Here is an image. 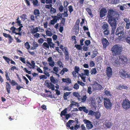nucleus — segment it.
Listing matches in <instances>:
<instances>
[{"label":"nucleus","instance_id":"obj_64","mask_svg":"<svg viewBox=\"0 0 130 130\" xmlns=\"http://www.w3.org/2000/svg\"><path fill=\"white\" fill-rule=\"evenodd\" d=\"M38 42L39 44H42L44 42V40L42 38H41L38 40Z\"/></svg>","mask_w":130,"mask_h":130},{"label":"nucleus","instance_id":"obj_63","mask_svg":"<svg viewBox=\"0 0 130 130\" xmlns=\"http://www.w3.org/2000/svg\"><path fill=\"white\" fill-rule=\"evenodd\" d=\"M52 17L53 18V20H52L54 21L56 23H57V20L56 18H57L56 17V16H52Z\"/></svg>","mask_w":130,"mask_h":130},{"label":"nucleus","instance_id":"obj_41","mask_svg":"<svg viewBox=\"0 0 130 130\" xmlns=\"http://www.w3.org/2000/svg\"><path fill=\"white\" fill-rule=\"evenodd\" d=\"M3 58L8 63H9V61L11 60L9 58L5 56H3Z\"/></svg>","mask_w":130,"mask_h":130},{"label":"nucleus","instance_id":"obj_33","mask_svg":"<svg viewBox=\"0 0 130 130\" xmlns=\"http://www.w3.org/2000/svg\"><path fill=\"white\" fill-rule=\"evenodd\" d=\"M58 9L60 12H63L64 7L62 5H61L59 6Z\"/></svg>","mask_w":130,"mask_h":130},{"label":"nucleus","instance_id":"obj_9","mask_svg":"<svg viewBox=\"0 0 130 130\" xmlns=\"http://www.w3.org/2000/svg\"><path fill=\"white\" fill-rule=\"evenodd\" d=\"M107 13V10L105 8L101 9L100 11V17L102 18L105 16Z\"/></svg>","mask_w":130,"mask_h":130},{"label":"nucleus","instance_id":"obj_19","mask_svg":"<svg viewBox=\"0 0 130 130\" xmlns=\"http://www.w3.org/2000/svg\"><path fill=\"white\" fill-rule=\"evenodd\" d=\"M79 76L81 77L82 79L84 82H86V75L84 74L83 73H81L80 74H79Z\"/></svg>","mask_w":130,"mask_h":130},{"label":"nucleus","instance_id":"obj_10","mask_svg":"<svg viewBox=\"0 0 130 130\" xmlns=\"http://www.w3.org/2000/svg\"><path fill=\"white\" fill-rule=\"evenodd\" d=\"M101 41L103 45L104 48L105 49L108 46L109 42L106 38H104L102 39Z\"/></svg>","mask_w":130,"mask_h":130},{"label":"nucleus","instance_id":"obj_35","mask_svg":"<svg viewBox=\"0 0 130 130\" xmlns=\"http://www.w3.org/2000/svg\"><path fill=\"white\" fill-rule=\"evenodd\" d=\"M73 96L77 98L80 97L81 96L79 94L76 92H73Z\"/></svg>","mask_w":130,"mask_h":130},{"label":"nucleus","instance_id":"obj_29","mask_svg":"<svg viewBox=\"0 0 130 130\" xmlns=\"http://www.w3.org/2000/svg\"><path fill=\"white\" fill-rule=\"evenodd\" d=\"M102 28L104 30L109 29L107 24L106 23L104 24L102 26Z\"/></svg>","mask_w":130,"mask_h":130},{"label":"nucleus","instance_id":"obj_61","mask_svg":"<svg viewBox=\"0 0 130 130\" xmlns=\"http://www.w3.org/2000/svg\"><path fill=\"white\" fill-rule=\"evenodd\" d=\"M39 77L40 79H46L47 78V77L45 75H40L39 76Z\"/></svg>","mask_w":130,"mask_h":130},{"label":"nucleus","instance_id":"obj_16","mask_svg":"<svg viewBox=\"0 0 130 130\" xmlns=\"http://www.w3.org/2000/svg\"><path fill=\"white\" fill-rule=\"evenodd\" d=\"M78 109L80 111H82L83 110L84 112L87 113L88 112V110L86 109V107L85 106L80 107H79Z\"/></svg>","mask_w":130,"mask_h":130},{"label":"nucleus","instance_id":"obj_17","mask_svg":"<svg viewBox=\"0 0 130 130\" xmlns=\"http://www.w3.org/2000/svg\"><path fill=\"white\" fill-rule=\"evenodd\" d=\"M95 89L96 90H100L101 89H103L104 88L100 85L99 84L97 83H95Z\"/></svg>","mask_w":130,"mask_h":130},{"label":"nucleus","instance_id":"obj_28","mask_svg":"<svg viewBox=\"0 0 130 130\" xmlns=\"http://www.w3.org/2000/svg\"><path fill=\"white\" fill-rule=\"evenodd\" d=\"M97 73L95 68H93L90 71L91 74L92 75H95Z\"/></svg>","mask_w":130,"mask_h":130},{"label":"nucleus","instance_id":"obj_57","mask_svg":"<svg viewBox=\"0 0 130 130\" xmlns=\"http://www.w3.org/2000/svg\"><path fill=\"white\" fill-rule=\"evenodd\" d=\"M68 71V69L67 68H63L62 70V71L63 72L62 74H64L65 72H67Z\"/></svg>","mask_w":130,"mask_h":130},{"label":"nucleus","instance_id":"obj_5","mask_svg":"<svg viewBox=\"0 0 130 130\" xmlns=\"http://www.w3.org/2000/svg\"><path fill=\"white\" fill-rule=\"evenodd\" d=\"M104 105L105 107L107 109H110L112 106V103L109 99L106 98L104 99Z\"/></svg>","mask_w":130,"mask_h":130},{"label":"nucleus","instance_id":"obj_12","mask_svg":"<svg viewBox=\"0 0 130 130\" xmlns=\"http://www.w3.org/2000/svg\"><path fill=\"white\" fill-rule=\"evenodd\" d=\"M119 74L120 76L121 77L123 78L128 77L129 76V75L126 73V72L123 70L120 71L119 72Z\"/></svg>","mask_w":130,"mask_h":130},{"label":"nucleus","instance_id":"obj_25","mask_svg":"<svg viewBox=\"0 0 130 130\" xmlns=\"http://www.w3.org/2000/svg\"><path fill=\"white\" fill-rule=\"evenodd\" d=\"M50 45L46 42H44L42 44V46L44 49H49Z\"/></svg>","mask_w":130,"mask_h":130},{"label":"nucleus","instance_id":"obj_3","mask_svg":"<svg viewBox=\"0 0 130 130\" xmlns=\"http://www.w3.org/2000/svg\"><path fill=\"white\" fill-rule=\"evenodd\" d=\"M116 28L115 29L114 32L112 33L111 30V35H114L115 34L117 36H118L119 38L122 39L124 37V29L121 27H119L117 28L116 30Z\"/></svg>","mask_w":130,"mask_h":130},{"label":"nucleus","instance_id":"obj_1","mask_svg":"<svg viewBox=\"0 0 130 130\" xmlns=\"http://www.w3.org/2000/svg\"><path fill=\"white\" fill-rule=\"evenodd\" d=\"M119 15L116 13L112 9H109L108 11L107 17L108 18V22L111 28L112 33H113L116 28L117 24V20L119 19Z\"/></svg>","mask_w":130,"mask_h":130},{"label":"nucleus","instance_id":"obj_22","mask_svg":"<svg viewBox=\"0 0 130 130\" xmlns=\"http://www.w3.org/2000/svg\"><path fill=\"white\" fill-rule=\"evenodd\" d=\"M50 80L51 83H52L54 84L57 83L58 81L57 79H55L53 76L50 77Z\"/></svg>","mask_w":130,"mask_h":130},{"label":"nucleus","instance_id":"obj_47","mask_svg":"<svg viewBox=\"0 0 130 130\" xmlns=\"http://www.w3.org/2000/svg\"><path fill=\"white\" fill-rule=\"evenodd\" d=\"M85 43L87 46H88L90 43V41L89 40H87L84 42Z\"/></svg>","mask_w":130,"mask_h":130},{"label":"nucleus","instance_id":"obj_42","mask_svg":"<svg viewBox=\"0 0 130 130\" xmlns=\"http://www.w3.org/2000/svg\"><path fill=\"white\" fill-rule=\"evenodd\" d=\"M86 10L88 12V14L90 15H92V12L91 9L89 8H87L86 9Z\"/></svg>","mask_w":130,"mask_h":130},{"label":"nucleus","instance_id":"obj_8","mask_svg":"<svg viewBox=\"0 0 130 130\" xmlns=\"http://www.w3.org/2000/svg\"><path fill=\"white\" fill-rule=\"evenodd\" d=\"M75 122L76 124H78L79 123L78 119L77 118H75V121L72 120H70L66 123V126L67 127H70L71 123Z\"/></svg>","mask_w":130,"mask_h":130},{"label":"nucleus","instance_id":"obj_54","mask_svg":"<svg viewBox=\"0 0 130 130\" xmlns=\"http://www.w3.org/2000/svg\"><path fill=\"white\" fill-rule=\"evenodd\" d=\"M95 63L92 60H91L90 62L89 65L90 67H92L94 66Z\"/></svg>","mask_w":130,"mask_h":130},{"label":"nucleus","instance_id":"obj_51","mask_svg":"<svg viewBox=\"0 0 130 130\" xmlns=\"http://www.w3.org/2000/svg\"><path fill=\"white\" fill-rule=\"evenodd\" d=\"M5 76L6 78V79L7 80H9V81H11V79H10L9 76L8 75V74L7 72L6 71V72Z\"/></svg>","mask_w":130,"mask_h":130},{"label":"nucleus","instance_id":"obj_58","mask_svg":"<svg viewBox=\"0 0 130 130\" xmlns=\"http://www.w3.org/2000/svg\"><path fill=\"white\" fill-rule=\"evenodd\" d=\"M104 93L107 96H110L111 95L110 92L107 90H105Z\"/></svg>","mask_w":130,"mask_h":130},{"label":"nucleus","instance_id":"obj_48","mask_svg":"<svg viewBox=\"0 0 130 130\" xmlns=\"http://www.w3.org/2000/svg\"><path fill=\"white\" fill-rule=\"evenodd\" d=\"M68 8L69 9V10L70 13H71L73 11V7L71 5H70L69 6Z\"/></svg>","mask_w":130,"mask_h":130},{"label":"nucleus","instance_id":"obj_27","mask_svg":"<svg viewBox=\"0 0 130 130\" xmlns=\"http://www.w3.org/2000/svg\"><path fill=\"white\" fill-rule=\"evenodd\" d=\"M67 109L66 108L64 110L61 112L60 114V115L61 117H62V116L65 115L66 114L67 112Z\"/></svg>","mask_w":130,"mask_h":130},{"label":"nucleus","instance_id":"obj_24","mask_svg":"<svg viewBox=\"0 0 130 130\" xmlns=\"http://www.w3.org/2000/svg\"><path fill=\"white\" fill-rule=\"evenodd\" d=\"M71 93L70 92H66L64 93L63 96V98L65 100H67V96H68Z\"/></svg>","mask_w":130,"mask_h":130},{"label":"nucleus","instance_id":"obj_52","mask_svg":"<svg viewBox=\"0 0 130 130\" xmlns=\"http://www.w3.org/2000/svg\"><path fill=\"white\" fill-rule=\"evenodd\" d=\"M78 84L77 83H76L74 85L73 87L74 89H79V85H78Z\"/></svg>","mask_w":130,"mask_h":130},{"label":"nucleus","instance_id":"obj_13","mask_svg":"<svg viewBox=\"0 0 130 130\" xmlns=\"http://www.w3.org/2000/svg\"><path fill=\"white\" fill-rule=\"evenodd\" d=\"M47 86L50 89H51L52 90H55V88L54 85L51 83L47 82L46 83Z\"/></svg>","mask_w":130,"mask_h":130},{"label":"nucleus","instance_id":"obj_6","mask_svg":"<svg viewBox=\"0 0 130 130\" xmlns=\"http://www.w3.org/2000/svg\"><path fill=\"white\" fill-rule=\"evenodd\" d=\"M119 62L120 64H123L125 63H127L128 61L126 56L123 55H121L119 56Z\"/></svg>","mask_w":130,"mask_h":130},{"label":"nucleus","instance_id":"obj_44","mask_svg":"<svg viewBox=\"0 0 130 130\" xmlns=\"http://www.w3.org/2000/svg\"><path fill=\"white\" fill-rule=\"evenodd\" d=\"M79 21H77L76 22V30H78V31L79 30Z\"/></svg>","mask_w":130,"mask_h":130},{"label":"nucleus","instance_id":"obj_31","mask_svg":"<svg viewBox=\"0 0 130 130\" xmlns=\"http://www.w3.org/2000/svg\"><path fill=\"white\" fill-rule=\"evenodd\" d=\"M82 46L80 45L76 44L75 45V46L78 50H80L82 49Z\"/></svg>","mask_w":130,"mask_h":130},{"label":"nucleus","instance_id":"obj_26","mask_svg":"<svg viewBox=\"0 0 130 130\" xmlns=\"http://www.w3.org/2000/svg\"><path fill=\"white\" fill-rule=\"evenodd\" d=\"M34 14L35 15L40 16V12L39 10L37 9H36L34 10Z\"/></svg>","mask_w":130,"mask_h":130},{"label":"nucleus","instance_id":"obj_14","mask_svg":"<svg viewBox=\"0 0 130 130\" xmlns=\"http://www.w3.org/2000/svg\"><path fill=\"white\" fill-rule=\"evenodd\" d=\"M64 53L65 56V59L68 60L69 59V55L67 48L66 47H64Z\"/></svg>","mask_w":130,"mask_h":130},{"label":"nucleus","instance_id":"obj_62","mask_svg":"<svg viewBox=\"0 0 130 130\" xmlns=\"http://www.w3.org/2000/svg\"><path fill=\"white\" fill-rule=\"evenodd\" d=\"M126 42L130 44V37H128L126 38Z\"/></svg>","mask_w":130,"mask_h":130},{"label":"nucleus","instance_id":"obj_15","mask_svg":"<svg viewBox=\"0 0 130 130\" xmlns=\"http://www.w3.org/2000/svg\"><path fill=\"white\" fill-rule=\"evenodd\" d=\"M32 3L34 7H37L40 5L38 0H29Z\"/></svg>","mask_w":130,"mask_h":130},{"label":"nucleus","instance_id":"obj_30","mask_svg":"<svg viewBox=\"0 0 130 130\" xmlns=\"http://www.w3.org/2000/svg\"><path fill=\"white\" fill-rule=\"evenodd\" d=\"M38 31V27H37L35 28H34L33 30L31 31V32L32 34H35Z\"/></svg>","mask_w":130,"mask_h":130},{"label":"nucleus","instance_id":"obj_46","mask_svg":"<svg viewBox=\"0 0 130 130\" xmlns=\"http://www.w3.org/2000/svg\"><path fill=\"white\" fill-rule=\"evenodd\" d=\"M75 72L77 73H78L79 70V68L76 66H75L74 68Z\"/></svg>","mask_w":130,"mask_h":130},{"label":"nucleus","instance_id":"obj_53","mask_svg":"<svg viewBox=\"0 0 130 130\" xmlns=\"http://www.w3.org/2000/svg\"><path fill=\"white\" fill-rule=\"evenodd\" d=\"M91 89V87L90 86L88 87L87 92L89 94H91L92 93Z\"/></svg>","mask_w":130,"mask_h":130},{"label":"nucleus","instance_id":"obj_49","mask_svg":"<svg viewBox=\"0 0 130 130\" xmlns=\"http://www.w3.org/2000/svg\"><path fill=\"white\" fill-rule=\"evenodd\" d=\"M77 84L83 87L85 85V84L84 83L81 81L78 80L77 81Z\"/></svg>","mask_w":130,"mask_h":130},{"label":"nucleus","instance_id":"obj_60","mask_svg":"<svg viewBox=\"0 0 130 130\" xmlns=\"http://www.w3.org/2000/svg\"><path fill=\"white\" fill-rule=\"evenodd\" d=\"M10 30L12 31V32L13 33L16 30V28L15 27H14V26H12L10 28Z\"/></svg>","mask_w":130,"mask_h":130},{"label":"nucleus","instance_id":"obj_37","mask_svg":"<svg viewBox=\"0 0 130 130\" xmlns=\"http://www.w3.org/2000/svg\"><path fill=\"white\" fill-rule=\"evenodd\" d=\"M68 10H67L66 11H64V12L62 13V14L63 15V17H67L68 16L69 14L68 13Z\"/></svg>","mask_w":130,"mask_h":130},{"label":"nucleus","instance_id":"obj_18","mask_svg":"<svg viewBox=\"0 0 130 130\" xmlns=\"http://www.w3.org/2000/svg\"><path fill=\"white\" fill-rule=\"evenodd\" d=\"M7 84L6 85V88L8 93H10V91L11 89V86L10 84L7 82H6Z\"/></svg>","mask_w":130,"mask_h":130},{"label":"nucleus","instance_id":"obj_20","mask_svg":"<svg viewBox=\"0 0 130 130\" xmlns=\"http://www.w3.org/2000/svg\"><path fill=\"white\" fill-rule=\"evenodd\" d=\"M62 82L64 83H67L70 84L71 82V80L69 78H62Z\"/></svg>","mask_w":130,"mask_h":130},{"label":"nucleus","instance_id":"obj_55","mask_svg":"<svg viewBox=\"0 0 130 130\" xmlns=\"http://www.w3.org/2000/svg\"><path fill=\"white\" fill-rule=\"evenodd\" d=\"M32 44L35 47H37L39 45L35 41H34L33 42Z\"/></svg>","mask_w":130,"mask_h":130},{"label":"nucleus","instance_id":"obj_11","mask_svg":"<svg viewBox=\"0 0 130 130\" xmlns=\"http://www.w3.org/2000/svg\"><path fill=\"white\" fill-rule=\"evenodd\" d=\"M106 74L107 76L110 77L112 75V70L111 68L110 67H108L106 68Z\"/></svg>","mask_w":130,"mask_h":130},{"label":"nucleus","instance_id":"obj_39","mask_svg":"<svg viewBox=\"0 0 130 130\" xmlns=\"http://www.w3.org/2000/svg\"><path fill=\"white\" fill-rule=\"evenodd\" d=\"M46 35L48 36H51L53 35L52 33L50 31L48 30H47L46 31Z\"/></svg>","mask_w":130,"mask_h":130},{"label":"nucleus","instance_id":"obj_59","mask_svg":"<svg viewBox=\"0 0 130 130\" xmlns=\"http://www.w3.org/2000/svg\"><path fill=\"white\" fill-rule=\"evenodd\" d=\"M23 70H24L26 73H28L29 74H31V72L30 71H28L26 68H24Z\"/></svg>","mask_w":130,"mask_h":130},{"label":"nucleus","instance_id":"obj_32","mask_svg":"<svg viewBox=\"0 0 130 130\" xmlns=\"http://www.w3.org/2000/svg\"><path fill=\"white\" fill-rule=\"evenodd\" d=\"M25 47L27 50L29 49L30 48V46L28 42H26L24 44Z\"/></svg>","mask_w":130,"mask_h":130},{"label":"nucleus","instance_id":"obj_23","mask_svg":"<svg viewBox=\"0 0 130 130\" xmlns=\"http://www.w3.org/2000/svg\"><path fill=\"white\" fill-rule=\"evenodd\" d=\"M98 54L97 50H94L92 52V54L91 56L92 58H94L97 55V54Z\"/></svg>","mask_w":130,"mask_h":130},{"label":"nucleus","instance_id":"obj_56","mask_svg":"<svg viewBox=\"0 0 130 130\" xmlns=\"http://www.w3.org/2000/svg\"><path fill=\"white\" fill-rule=\"evenodd\" d=\"M52 5L51 4H50L49 5H46L45 6V7L46 8L48 9H51V7H52Z\"/></svg>","mask_w":130,"mask_h":130},{"label":"nucleus","instance_id":"obj_43","mask_svg":"<svg viewBox=\"0 0 130 130\" xmlns=\"http://www.w3.org/2000/svg\"><path fill=\"white\" fill-rule=\"evenodd\" d=\"M87 98V97L86 95L83 96V97L81 98L82 102L83 103L85 102Z\"/></svg>","mask_w":130,"mask_h":130},{"label":"nucleus","instance_id":"obj_45","mask_svg":"<svg viewBox=\"0 0 130 130\" xmlns=\"http://www.w3.org/2000/svg\"><path fill=\"white\" fill-rule=\"evenodd\" d=\"M109 29H105L104 32V33L105 35H108L109 34Z\"/></svg>","mask_w":130,"mask_h":130},{"label":"nucleus","instance_id":"obj_50","mask_svg":"<svg viewBox=\"0 0 130 130\" xmlns=\"http://www.w3.org/2000/svg\"><path fill=\"white\" fill-rule=\"evenodd\" d=\"M47 42L49 44H50L52 43V39L50 38H47Z\"/></svg>","mask_w":130,"mask_h":130},{"label":"nucleus","instance_id":"obj_40","mask_svg":"<svg viewBox=\"0 0 130 130\" xmlns=\"http://www.w3.org/2000/svg\"><path fill=\"white\" fill-rule=\"evenodd\" d=\"M27 16L25 14H22V15L20 16V18H21L22 19H23V20H25L26 19H27V18H26V17Z\"/></svg>","mask_w":130,"mask_h":130},{"label":"nucleus","instance_id":"obj_2","mask_svg":"<svg viewBox=\"0 0 130 130\" xmlns=\"http://www.w3.org/2000/svg\"><path fill=\"white\" fill-rule=\"evenodd\" d=\"M122 50L121 46L118 44L115 45L111 48L112 53L114 56L120 54Z\"/></svg>","mask_w":130,"mask_h":130},{"label":"nucleus","instance_id":"obj_36","mask_svg":"<svg viewBox=\"0 0 130 130\" xmlns=\"http://www.w3.org/2000/svg\"><path fill=\"white\" fill-rule=\"evenodd\" d=\"M9 82L11 83L12 86L18 85V84L15 82L13 80H11V81H9Z\"/></svg>","mask_w":130,"mask_h":130},{"label":"nucleus","instance_id":"obj_34","mask_svg":"<svg viewBox=\"0 0 130 130\" xmlns=\"http://www.w3.org/2000/svg\"><path fill=\"white\" fill-rule=\"evenodd\" d=\"M50 11L51 13L52 14H53L56 12V9L52 7L51 8L50 10Z\"/></svg>","mask_w":130,"mask_h":130},{"label":"nucleus","instance_id":"obj_7","mask_svg":"<svg viewBox=\"0 0 130 130\" xmlns=\"http://www.w3.org/2000/svg\"><path fill=\"white\" fill-rule=\"evenodd\" d=\"M83 121L84 123L86 124V126L88 129H90L93 127V126L92 124H91V122L89 120L85 119Z\"/></svg>","mask_w":130,"mask_h":130},{"label":"nucleus","instance_id":"obj_21","mask_svg":"<svg viewBox=\"0 0 130 130\" xmlns=\"http://www.w3.org/2000/svg\"><path fill=\"white\" fill-rule=\"evenodd\" d=\"M105 125L106 127L108 128H110L112 125L111 122L109 121H106Z\"/></svg>","mask_w":130,"mask_h":130},{"label":"nucleus","instance_id":"obj_38","mask_svg":"<svg viewBox=\"0 0 130 130\" xmlns=\"http://www.w3.org/2000/svg\"><path fill=\"white\" fill-rule=\"evenodd\" d=\"M84 74L87 76H89V71L87 69H85L84 70Z\"/></svg>","mask_w":130,"mask_h":130},{"label":"nucleus","instance_id":"obj_4","mask_svg":"<svg viewBox=\"0 0 130 130\" xmlns=\"http://www.w3.org/2000/svg\"><path fill=\"white\" fill-rule=\"evenodd\" d=\"M122 105L124 109L127 110L130 108V101L127 99L123 100Z\"/></svg>","mask_w":130,"mask_h":130}]
</instances>
